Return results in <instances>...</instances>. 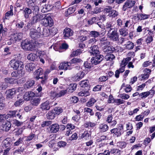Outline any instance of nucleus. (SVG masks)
I'll list each match as a JSON object with an SVG mask.
<instances>
[{
    "instance_id": "30",
    "label": "nucleus",
    "mask_w": 155,
    "mask_h": 155,
    "mask_svg": "<svg viewBox=\"0 0 155 155\" xmlns=\"http://www.w3.org/2000/svg\"><path fill=\"white\" fill-rule=\"evenodd\" d=\"M106 31L108 32L111 31L114 29L112 25V23L111 22H108L107 23L106 25Z\"/></svg>"
},
{
    "instance_id": "16",
    "label": "nucleus",
    "mask_w": 155,
    "mask_h": 155,
    "mask_svg": "<svg viewBox=\"0 0 155 155\" xmlns=\"http://www.w3.org/2000/svg\"><path fill=\"white\" fill-rule=\"evenodd\" d=\"M112 44L109 41H106L100 43L99 45L101 46V47L104 48H115V47L111 45Z\"/></svg>"
},
{
    "instance_id": "51",
    "label": "nucleus",
    "mask_w": 155,
    "mask_h": 155,
    "mask_svg": "<svg viewBox=\"0 0 155 155\" xmlns=\"http://www.w3.org/2000/svg\"><path fill=\"white\" fill-rule=\"evenodd\" d=\"M24 25V22L22 21H18L16 24V27L18 28H22Z\"/></svg>"
},
{
    "instance_id": "62",
    "label": "nucleus",
    "mask_w": 155,
    "mask_h": 155,
    "mask_svg": "<svg viewBox=\"0 0 155 155\" xmlns=\"http://www.w3.org/2000/svg\"><path fill=\"white\" fill-rule=\"evenodd\" d=\"M32 10H33V14H35V13H38L39 11V7L37 5H34V6L32 7Z\"/></svg>"
},
{
    "instance_id": "2",
    "label": "nucleus",
    "mask_w": 155,
    "mask_h": 155,
    "mask_svg": "<svg viewBox=\"0 0 155 155\" xmlns=\"http://www.w3.org/2000/svg\"><path fill=\"white\" fill-rule=\"evenodd\" d=\"M10 64L11 67L14 69L21 70L23 68V63L19 61L12 60L10 61Z\"/></svg>"
},
{
    "instance_id": "55",
    "label": "nucleus",
    "mask_w": 155,
    "mask_h": 155,
    "mask_svg": "<svg viewBox=\"0 0 155 155\" xmlns=\"http://www.w3.org/2000/svg\"><path fill=\"white\" fill-rule=\"evenodd\" d=\"M124 103V101L120 99H115L114 102V103H115L117 105H119Z\"/></svg>"
},
{
    "instance_id": "10",
    "label": "nucleus",
    "mask_w": 155,
    "mask_h": 155,
    "mask_svg": "<svg viewBox=\"0 0 155 155\" xmlns=\"http://www.w3.org/2000/svg\"><path fill=\"white\" fill-rule=\"evenodd\" d=\"M135 2L134 0H127L123 6V10L124 11H125L128 8H132L134 5Z\"/></svg>"
},
{
    "instance_id": "52",
    "label": "nucleus",
    "mask_w": 155,
    "mask_h": 155,
    "mask_svg": "<svg viewBox=\"0 0 155 155\" xmlns=\"http://www.w3.org/2000/svg\"><path fill=\"white\" fill-rule=\"evenodd\" d=\"M81 61V60L80 59L77 58H74L71 60L69 62L70 63V65L71 64H75L77 63H78Z\"/></svg>"
},
{
    "instance_id": "5",
    "label": "nucleus",
    "mask_w": 155,
    "mask_h": 155,
    "mask_svg": "<svg viewBox=\"0 0 155 155\" xmlns=\"http://www.w3.org/2000/svg\"><path fill=\"white\" fill-rule=\"evenodd\" d=\"M44 15H42L40 14L35 13L31 18V23L32 25L39 21L44 18Z\"/></svg>"
},
{
    "instance_id": "46",
    "label": "nucleus",
    "mask_w": 155,
    "mask_h": 155,
    "mask_svg": "<svg viewBox=\"0 0 155 155\" xmlns=\"http://www.w3.org/2000/svg\"><path fill=\"white\" fill-rule=\"evenodd\" d=\"M117 146L121 149H123L126 147V143L124 141L119 142L117 143Z\"/></svg>"
},
{
    "instance_id": "31",
    "label": "nucleus",
    "mask_w": 155,
    "mask_h": 155,
    "mask_svg": "<svg viewBox=\"0 0 155 155\" xmlns=\"http://www.w3.org/2000/svg\"><path fill=\"white\" fill-rule=\"evenodd\" d=\"M35 64L32 63H30L29 64H28L26 65L25 67L26 69L28 70L29 72L33 71V70L35 68Z\"/></svg>"
},
{
    "instance_id": "25",
    "label": "nucleus",
    "mask_w": 155,
    "mask_h": 155,
    "mask_svg": "<svg viewBox=\"0 0 155 155\" xmlns=\"http://www.w3.org/2000/svg\"><path fill=\"white\" fill-rule=\"evenodd\" d=\"M35 84L34 80H30L26 82L24 84V87L25 89H29L32 87Z\"/></svg>"
},
{
    "instance_id": "47",
    "label": "nucleus",
    "mask_w": 155,
    "mask_h": 155,
    "mask_svg": "<svg viewBox=\"0 0 155 155\" xmlns=\"http://www.w3.org/2000/svg\"><path fill=\"white\" fill-rule=\"evenodd\" d=\"M88 81L87 80H85L81 81L80 82V85L81 87H85L88 86Z\"/></svg>"
},
{
    "instance_id": "44",
    "label": "nucleus",
    "mask_w": 155,
    "mask_h": 155,
    "mask_svg": "<svg viewBox=\"0 0 155 155\" xmlns=\"http://www.w3.org/2000/svg\"><path fill=\"white\" fill-rule=\"evenodd\" d=\"M90 35L91 37L95 38L98 37L100 35L99 32L95 31H91Z\"/></svg>"
},
{
    "instance_id": "64",
    "label": "nucleus",
    "mask_w": 155,
    "mask_h": 155,
    "mask_svg": "<svg viewBox=\"0 0 155 155\" xmlns=\"http://www.w3.org/2000/svg\"><path fill=\"white\" fill-rule=\"evenodd\" d=\"M4 81L5 83L7 84V83L12 84L13 83L14 80L11 78H7L4 79Z\"/></svg>"
},
{
    "instance_id": "59",
    "label": "nucleus",
    "mask_w": 155,
    "mask_h": 155,
    "mask_svg": "<svg viewBox=\"0 0 155 155\" xmlns=\"http://www.w3.org/2000/svg\"><path fill=\"white\" fill-rule=\"evenodd\" d=\"M8 87V85L6 83L1 82L0 84V90H5Z\"/></svg>"
},
{
    "instance_id": "6",
    "label": "nucleus",
    "mask_w": 155,
    "mask_h": 155,
    "mask_svg": "<svg viewBox=\"0 0 155 155\" xmlns=\"http://www.w3.org/2000/svg\"><path fill=\"white\" fill-rule=\"evenodd\" d=\"M107 35L110 40L114 41H116L119 40L118 34L115 29L108 32Z\"/></svg>"
},
{
    "instance_id": "23",
    "label": "nucleus",
    "mask_w": 155,
    "mask_h": 155,
    "mask_svg": "<svg viewBox=\"0 0 155 155\" xmlns=\"http://www.w3.org/2000/svg\"><path fill=\"white\" fill-rule=\"evenodd\" d=\"M2 126L3 130L5 132H8L10 129L12 124L10 122L7 121L2 124Z\"/></svg>"
},
{
    "instance_id": "9",
    "label": "nucleus",
    "mask_w": 155,
    "mask_h": 155,
    "mask_svg": "<svg viewBox=\"0 0 155 155\" xmlns=\"http://www.w3.org/2000/svg\"><path fill=\"white\" fill-rule=\"evenodd\" d=\"M104 57L101 55H98L93 57L91 59V62L92 64L97 65L100 63L103 59Z\"/></svg>"
},
{
    "instance_id": "13",
    "label": "nucleus",
    "mask_w": 155,
    "mask_h": 155,
    "mask_svg": "<svg viewBox=\"0 0 155 155\" xmlns=\"http://www.w3.org/2000/svg\"><path fill=\"white\" fill-rule=\"evenodd\" d=\"M43 69L42 68H38L34 72L35 78L37 80L39 79L40 78H42V77L41 76L43 74Z\"/></svg>"
},
{
    "instance_id": "33",
    "label": "nucleus",
    "mask_w": 155,
    "mask_h": 155,
    "mask_svg": "<svg viewBox=\"0 0 155 155\" xmlns=\"http://www.w3.org/2000/svg\"><path fill=\"white\" fill-rule=\"evenodd\" d=\"M38 55V54H37V53L36 54L31 53L28 56L27 59L31 61H34L37 58Z\"/></svg>"
},
{
    "instance_id": "41",
    "label": "nucleus",
    "mask_w": 155,
    "mask_h": 155,
    "mask_svg": "<svg viewBox=\"0 0 155 155\" xmlns=\"http://www.w3.org/2000/svg\"><path fill=\"white\" fill-rule=\"evenodd\" d=\"M17 112V110L10 111L6 115L8 117H16V114Z\"/></svg>"
},
{
    "instance_id": "24",
    "label": "nucleus",
    "mask_w": 155,
    "mask_h": 155,
    "mask_svg": "<svg viewBox=\"0 0 155 155\" xmlns=\"http://www.w3.org/2000/svg\"><path fill=\"white\" fill-rule=\"evenodd\" d=\"M150 15H147L144 13H140L137 15V18L140 21L143 20L148 18Z\"/></svg>"
},
{
    "instance_id": "28",
    "label": "nucleus",
    "mask_w": 155,
    "mask_h": 155,
    "mask_svg": "<svg viewBox=\"0 0 155 155\" xmlns=\"http://www.w3.org/2000/svg\"><path fill=\"white\" fill-rule=\"evenodd\" d=\"M100 20V19L97 17H93L89 19L87 21V23L89 25H91L94 23L96 24L97 22Z\"/></svg>"
},
{
    "instance_id": "26",
    "label": "nucleus",
    "mask_w": 155,
    "mask_h": 155,
    "mask_svg": "<svg viewBox=\"0 0 155 155\" xmlns=\"http://www.w3.org/2000/svg\"><path fill=\"white\" fill-rule=\"evenodd\" d=\"M18 91V90H16L15 88L9 89L8 91L7 97L8 98H12V97Z\"/></svg>"
},
{
    "instance_id": "11",
    "label": "nucleus",
    "mask_w": 155,
    "mask_h": 155,
    "mask_svg": "<svg viewBox=\"0 0 155 155\" xmlns=\"http://www.w3.org/2000/svg\"><path fill=\"white\" fill-rule=\"evenodd\" d=\"M51 103L47 101L42 103L40 105V108L42 111L48 110L50 109L51 106Z\"/></svg>"
},
{
    "instance_id": "21",
    "label": "nucleus",
    "mask_w": 155,
    "mask_h": 155,
    "mask_svg": "<svg viewBox=\"0 0 155 155\" xmlns=\"http://www.w3.org/2000/svg\"><path fill=\"white\" fill-rule=\"evenodd\" d=\"M84 73L81 70L73 77V79L75 81H79L84 77Z\"/></svg>"
},
{
    "instance_id": "1",
    "label": "nucleus",
    "mask_w": 155,
    "mask_h": 155,
    "mask_svg": "<svg viewBox=\"0 0 155 155\" xmlns=\"http://www.w3.org/2000/svg\"><path fill=\"white\" fill-rule=\"evenodd\" d=\"M123 126L122 124L120 125L117 127L114 128L110 130L111 134H114V135L117 137H120L123 133Z\"/></svg>"
},
{
    "instance_id": "34",
    "label": "nucleus",
    "mask_w": 155,
    "mask_h": 155,
    "mask_svg": "<svg viewBox=\"0 0 155 155\" xmlns=\"http://www.w3.org/2000/svg\"><path fill=\"white\" fill-rule=\"evenodd\" d=\"M90 94V93L88 90L82 91L78 93V95L80 96H87Z\"/></svg>"
},
{
    "instance_id": "40",
    "label": "nucleus",
    "mask_w": 155,
    "mask_h": 155,
    "mask_svg": "<svg viewBox=\"0 0 155 155\" xmlns=\"http://www.w3.org/2000/svg\"><path fill=\"white\" fill-rule=\"evenodd\" d=\"M54 110L55 115H59L63 112V109L60 107H56Z\"/></svg>"
},
{
    "instance_id": "36",
    "label": "nucleus",
    "mask_w": 155,
    "mask_h": 155,
    "mask_svg": "<svg viewBox=\"0 0 155 155\" xmlns=\"http://www.w3.org/2000/svg\"><path fill=\"white\" fill-rule=\"evenodd\" d=\"M22 71L21 70H17V71L13 72L11 74V75L12 77H15L17 78H19L21 76Z\"/></svg>"
},
{
    "instance_id": "39",
    "label": "nucleus",
    "mask_w": 155,
    "mask_h": 155,
    "mask_svg": "<svg viewBox=\"0 0 155 155\" xmlns=\"http://www.w3.org/2000/svg\"><path fill=\"white\" fill-rule=\"evenodd\" d=\"M81 52L80 49H77L76 50L73 51L70 56L71 57H74L80 54Z\"/></svg>"
},
{
    "instance_id": "45",
    "label": "nucleus",
    "mask_w": 155,
    "mask_h": 155,
    "mask_svg": "<svg viewBox=\"0 0 155 155\" xmlns=\"http://www.w3.org/2000/svg\"><path fill=\"white\" fill-rule=\"evenodd\" d=\"M101 12V9L100 8L98 7H96V8L94 9L93 11L89 12V13L91 15H94V14H97Z\"/></svg>"
},
{
    "instance_id": "54",
    "label": "nucleus",
    "mask_w": 155,
    "mask_h": 155,
    "mask_svg": "<svg viewBox=\"0 0 155 155\" xmlns=\"http://www.w3.org/2000/svg\"><path fill=\"white\" fill-rule=\"evenodd\" d=\"M67 144L66 142L61 141L58 143V145L60 147H64Z\"/></svg>"
},
{
    "instance_id": "43",
    "label": "nucleus",
    "mask_w": 155,
    "mask_h": 155,
    "mask_svg": "<svg viewBox=\"0 0 155 155\" xmlns=\"http://www.w3.org/2000/svg\"><path fill=\"white\" fill-rule=\"evenodd\" d=\"M96 125V124L94 123L90 122H87L84 124V126L85 127L87 128L89 127H93Z\"/></svg>"
},
{
    "instance_id": "29",
    "label": "nucleus",
    "mask_w": 155,
    "mask_h": 155,
    "mask_svg": "<svg viewBox=\"0 0 155 155\" xmlns=\"http://www.w3.org/2000/svg\"><path fill=\"white\" fill-rule=\"evenodd\" d=\"M97 100L94 98H91L86 103V105L88 107H90L93 106L94 104L96 102Z\"/></svg>"
},
{
    "instance_id": "3",
    "label": "nucleus",
    "mask_w": 155,
    "mask_h": 155,
    "mask_svg": "<svg viewBox=\"0 0 155 155\" xmlns=\"http://www.w3.org/2000/svg\"><path fill=\"white\" fill-rule=\"evenodd\" d=\"M41 28L38 27L37 30L34 29H31L30 32V35L31 37L33 39H36L39 38L42 35V33L40 32Z\"/></svg>"
},
{
    "instance_id": "61",
    "label": "nucleus",
    "mask_w": 155,
    "mask_h": 155,
    "mask_svg": "<svg viewBox=\"0 0 155 155\" xmlns=\"http://www.w3.org/2000/svg\"><path fill=\"white\" fill-rule=\"evenodd\" d=\"M27 3L28 6L31 8L35 5L34 2L33 0H27Z\"/></svg>"
},
{
    "instance_id": "27",
    "label": "nucleus",
    "mask_w": 155,
    "mask_h": 155,
    "mask_svg": "<svg viewBox=\"0 0 155 155\" xmlns=\"http://www.w3.org/2000/svg\"><path fill=\"white\" fill-rule=\"evenodd\" d=\"M75 11V7L72 6L69 8L67 11L65 12V15L66 16H68L69 15L73 13Z\"/></svg>"
},
{
    "instance_id": "42",
    "label": "nucleus",
    "mask_w": 155,
    "mask_h": 155,
    "mask_svg": "<svg viewBox=\"0 0 155 155\" xmlns=\"http://www.w3.org/2000/svg\"><path fill=\"white\" fill-rule=\"evenodd\" d=\"M125 48H133L134 45L133 43L128 41L125 44Z\"/></svg>"
},
{
    "instance_id": "60",
    "label": "nucleus",
    "mask_w": 155,
    "mask_h": 155,
    "mask_svg": "<svg viewBox=\"0 0 155 155\" xmlns=\"http://www.w3.org/2000/svg\"><path fill=\"white\" fill-rule=\"evenodd\" d=\"M84 111L90 114V115L92 116L94 114V113L92 109L88 107H85L84 109Z\"/></svg>"
},
{
    "instance_id": "4",
    "label": "nucleus",
    "mask_w": 155,
    "mask_h": 155,
    "mask_svg": "<svg viewBox=\"0 0 155 155\" xmlns=\"http://www.w3.org/2000/svg\"><path fill=\"white\" fill-rule=\"evenodd\" d=\"M23 37V33H14L10 35L9 37V39L12 42L16 41H19L22 39Z\"/></svg>"
},
{
    "instance_id": "37",
    "label": "nucleus",
    "mask_w": 155,
    "mask_h": 155,
    "mask_svg": "<svg viewBox=\"0 0 155 155\" xmlns=\"http://www.w3.org/2000/svg\"><path fill=\"white\" fill-rule=\"evenodd\" d=\"M41 99L39 98H36L33 99L31 101V104L34 106H38L40 103Z\"/></svg>"
},
{
    "instance_id": "32",
    "label": "nucleus",
    "mask_w": 155,
    "mask_h": 155,
    "mask_svg": "<svg viewBox=\"0 0 155 155\" xmlns=\"http://www.w3.org/2000/svg\"><path fill=\"white\" fill-rule=\"evenodd\" d=\"M90 135V132L87 130H85L81 134L80 137L81 138H84L85 140H87L89 139Z\"/></svg>"
},
{
    "instance_id": "35",
    "label": "nucleus",
    "mask_w": 155,
    "mask_h": 155,
    "mask_svg": "<svg viewBox=\"0 0 155 155\" xmlns=\"http://www.w3.org/2000/svg\"><path fill=\"white\" fill-rule=\"evenodd\" d=\"M120 34L123 36H125L128 34V30L125 28H122L119 30Z\"/></svg>"
},
{
    "instance_id": "49",
    "label": "nucleus",
    "mask_w": 155,
    "mask_h": 155,
    "mask_svg": "<svg viewBox=\"0 0 155 155\" xmlns=\"http://www.w3.org/2000/svg\"><path fill=\"white\" fill-rule=\"evenodd\" d=\"M42 21L43 22L42 24L43 25L47 27L48 26V21H49L48 20V17H47L46 16H44V18L42 19Z\"/></svg>"
},
{
    "instance_id": "7",
    "label": "nucleus",
    "mask_w": 155,
    "mask_h": 155,
    "mask_svg": "<svg viewBox=\"0 0 155 155\" xmlns=\"http://www.w3.org/2000/svg\"><path fill=\"white\" fill-rule=\"evenodd\" d=\"M104 50H104V51L108 54L106 55L105 57L106 61H111L115 58L114 55L110 54L112 53L114 50H116L115 49H111V50H110V49H104Z\"/></svg>"
},
{
    "instance_id": "53",
    "label": "nucleus",
    "mask_w": 155,
    "mask_h": 155,
    "mask_svg": "<svg viewBox=\"0 0 155 155\" xmlns=\"http://www.w3.org/2000/svg\"><path fill=\"white\" fill-rule=\"evenodd\" d=\"M23 124V122L19 121L16 119H15L13 121V124L18 127L21 126Z\"/></svg>"
},
{
    "instance_id": "17",
    "label": "nucleus",
    "mask_w": 155,
    "mask_h": 155,
    "mask_svg": "<svg viewBox=\"0 0 155 155\" xmlns=\"http://www.w3.org/2000/svg\"><path fill=\"white\" fill-rule=\"evenodd\" d=\"M63 33L64 37L66 38L72 36L73 35V32L71 28H67L64 29Z\"/></svg>"
},
{
    "instance_id": "20",
    "label": "nucleus",
    "mask_w": 155,
    "mask_h": 155,
    "mask_svg": "<svg viewBox=\"0 0 155 155\" xmlns=\"http://www.w3.org/2000/svg\"><path fill=\"white\" fill-rule=\"evenodd\" d=\"M32 13L31 9L28 7L25 8L23 10V13L25 19H28L29 18V15Z\"/></svg>"
},
{
    "instance_id": "50",
    "label": "nucleus",
    "mask_w": 155,
    "mask_h": 155,
    "mask_svg": "<svg viewBox=\"0 0 155 155\" xmlns=\"http://www.w3.org/2000/svg\"><path fill=\"white\" fill-rule=\"evenodd\" d=\"M67 92V90H62L58 93L57 97H60L64 96Z\"/></svg>"
},
{
    "instance_id": "38",
    "label": "nucleus",
    "mask_w": 155,
    "mask_h": 155,
    "mask_svg": "<svg viewBox=\"0 0 155 155\" xmlns=\"http://www.w3.org/2000/svg\"><path fill=\"white\" fill-rule=\"evenodd\" d=\"M55 114L54 112L51 111L48 112L46 115L47 118L48 119H54L55 117Z\"/></svg>"
},
{
    "instance_id": "18",
    "label": "nucleus",
    "mask_w": 155,
    "mask_h": 155,
    "mask_svg": "<svg viewBox=\"0 0 155 155\" xmlns=\"http://www.w3.org/2000/svg\"><path fill=\"white\" fill-rule=\"evenodd\" d=\"M109 127L105 124H100L98 127L99 131L101 133H104L108 130Z\"/></svg>"
},
{
    "instance_id": "58",
    "label": "nucleus",
    "mask_w": 155,
    "mask_h": 155,
    "mask_svg": "<svg viewBox=\"0 0 155 155\" xmlns=\"http://www.w3.org/2000/svg\"><path fill=\"white\" fill-rule=\"evenodd\" d=\"M48 20L49 21H48V26L50 27L52 26L54 24V22L53 20L50 17H48Z\"/></svg>"
},
{
    "instance_id": "19",
    "label": "nucleus",
    "mask_w": 155,
    "mask_h": 155,
    "mask_svg": "<svg viewBox=\"0 0 155 155\" xmlns=\"http://www.w3.org/2000/svg\"><path fill=\"white\" fill-rule=\"evenodd\" d=\"M69 47L68 45L65 43H63L60 46L59 48H58V44H54L52 45L50 47V48H68Z\"/></svg>"
},
{
    "instance_id": "56",
    "label": "nucleus",
    "mask_w": 155,
    "mask_h": 155,
    "mask_svg": "<svg viewBox=\"0 0 155 155\" xmlns=\"http://www.w3.org/2000/svg\"><path fill=\"white\" fill-rule=\"evenodd\" d=\"M143 41V39L142 38H140L137 40L136 43L137 46L136 48H139V47H140V45L142 44Z\"/></svg>"
},
{
    "instance_id": "14",
    "label": "nucleus",
    "mask_w": 155,
    "mask_h": 155,
    "mask_svg": "<svg viewBox=\"0 0 155 155\" xmlns=\"http://www.w3.org/2000/svg\"><path fill=\"white\" fill-rule=\"evenodd\" d=\"M35 94L33 92L28 91L26 92L24 96V99L26 101H29L31 99L35 97Z\"/></svg>"
},
{
    "instance_id": "15",
    "label": "nucleus",
    "mask_w": 155,
    "mask_h": 155,
    "mask_svg": "<svg viewBox=\"0 0 155 155\" xmlns=\"http://www.w3.org/2000/svg\"><path fill=\"white\" fill-rule=\"evenodd\" d=\"M70 63L69 62H64L60 64L58 68L59 69L61 70H70L71 68H70Z\"/></svg>"
},
{
    "instance_id": "12",
    "label": "nucleus",
    "mask_w": 155,
    "mask_h": 155,
    "mask_svg": "<svg viewBox=\"0 0 155 155\" xmlns=\"http://www.w3.org/2000/svg\"><path fill=\"white\" fill-rule=\"evenodd\" d=\"M49 131L51 133H56L59 129V125L57 124H53L50 125L48 127Z\"/></svg>"
},
{
    "instance_id": "63",
    "label": "nucleus",
    "mask_w": 155,
    "mask_h": 155,
    "mask_svg": "<svg viewBox=\"0 0 155 155\" xmlns=\"http://www.w3.org/2000/svg\"><path fill=\"white\" fill-rule=\"evenodd\" d=\"M23 131V130L22 128H19L17 129L14 133H15L16 135L19 136L22 134Z\"/></svg>"
},
{
    "instance_id": "8",
    "label": "nucleus",
    "mask_w": 155,
    "mask_h": 155,
    "mask_svg": "<svg viewBox=\"0 0 155 155\" xmlns=\"http://www.w3.org/2000/svg\"><path fill=\"white\" fill-rule=\"evenodd\" d=\"M21 45L22 48H33L31 41L27 39L23 41Z\"/></svg>"
},
{
    "instance_id": "48",
    "label": "nucleus",
    "mask_w": 155,
    "mask_h": 155,
    "mask_svg": "<svg viewBox=\"0 0 155 155\" xmlns=\"http://www.w3.org/2000/svg\"><path fill=\"white\" fill-rule=\"evenodd\" d=\"M89 51L91 55H96L100 53V51L97 49H91Z\"/></svg>"
},
{
    "instance_id": "57",
    "label": "nucleus",
    "mask_w": 155,
    "mask_h": 155,
    "mask_svg": "<svg viewBox=\"0 0 155 155\" xmlns=\"http://www.w3.org/2000/svg\"><path fill=\"white\" fill-rule=\"evenodd\" d=\"M35 134H33L31 133L29 135L26 137V139L25 140L27 141H29L31 140L35 137Z\"/></svg>"
},
{
    "instance_id": "22",
    "label": "nucleus",
    "mask_w": 155,
    "mask_h": 155,
    "mask_svg": "<svg viewBox=\"0 0 155 155\" xmlns=\"http://www.w3.org/2000/svg\"><path fill=\"white\" fill-rule=\"evenodd\" d=\"M37 54H38V56H39V58L40 61L42 62L43 64H44L45 61L44 58H45V57L46 56L45 52L38 51H37Z\"/></svg>"
}]
</instances>
